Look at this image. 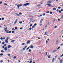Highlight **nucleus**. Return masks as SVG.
I'll return each instance as SVG.
<instances>
[{"mask_svg":"<svg viewBox=\"0 0 63 63\" xmlns=\"http://www.w3.org/2000/svg\"><path fill=\"white\" fill-rule=\"evenodd\" d=\"M29 5V3H27L26 4H25L23 6H27V5Z\"/></svg>","mask_w":63,"mask_h":63,"instance_id":"f257e3e1","label":"nucleus"},{"mask_svg":"<svg viewBox=\"0 0 63 63\" xmlns=\"http://www.w3.org/2000/svg\"><path fill=\"white\" fill-rule=\"evenodd\" d=\"M46 5H47V6H48V7H51V4H50L47 3L46 4Z\"/></svg>","mask_w":63,"mask_h":63,"instance_id":"f03ea898","label":"nucleus"},{"mask_svg":"<svg viewBox=\"0 0 63 63\" xmlns=\"http://www.w3.org/2000/svg\"><path fill=\"white\" fill-rule=\"evenodd\" d=\"M4 50L5 51H6V50H8V49L7 48V47H5L4 48Z\"/></svg>","mask_w":63,"mask_h":63,"instance_id":"7ed1b4c3","label":"nucleus"},{"mask_svg":"<svg viewBox=\"0 0 63 63\" xmlns=\"http://www.w3.org/2000/svg\"><path fill=\"white\" fill-rule=\"evenodd\" d=\"M51 2H51V1L50 0L49 1H48L47 2V3H51Z\"/></svg>","mask_w":63,"mask_h":63,"instance_id":"20e7f679","label":"nucleus"},{"mask_svg":"<svg viewBox=\"0 0 63 63\" xmlns=\"http://www.w3.org/2000/svg\"><path fill=\"white\" fill-rule=\"evenodd\" d=\"M18 19H16V21H15V22L14 23V24H16V22H17V20Z\"/></svg>","mask_w":63,"mask_h":63,"instance_id":"39448f33","label":"nucleus"},{"mask_svg":"<svg viewBox=\"0 0 63 63\" xmlns=\"http://www.w3.org/2000/svg\"><path fill=\"white\" fill-rule=\"evenodd\" d=\"M12 46L10 45H8L7 47L8 48H10V47H11Z\"/></svg>","mask_w":63,"mask_h":63,"instance_id":"423d86ee","label":"nucleus"},{"mask_svg":"<svg viewBox=\"0 0 63 63\" xmlns=\"http://www.w3.org/2000/svg\"><path fill=\"white\" fill-rule=\"evenodd\" d=\"M54 60H55V58H53L52 59V62H53L54 61Z\"/></svg>","mask_w":63,"mask_h":63,"instance_id":"0eeeda50","label":"nucleus"},{"mask_svg":"<svg viewBox=\"0 0 63 63\" xmlns=\"http://www.w3.org/2000/svg\"><path fill=\"white\" fill-rule=\"evenodd\" d=\"M15 29L16 30H17V27H15Z\"/></svg>","mask_w":63,"mask_h":63,"instance_id":"6e6552de","label":"nucleus"},{"mask_svg":"<svg viewBox=\"0 0 63 63\" xmlns=\"http://www.w3.org/2000/svg\"><path fill=\"white\" fill-rule=\"evenodd\" d=\"M50 56H51V55H49V56H48V58H50Z\"/></svg>","mask_w":63,"mask_h":63,"instance_id":"1a4fd4ad","label":"nucleus"},{"mask_svg":"<svg viewBox=\"0 0 63 63\" xmlns=\"http://www.w3.org/2000/svg\"><path fill=\"white\" fill-rule=\"evenodd\" d=\"M29 47L31 48H33L34 47L33 46H29Z\"/></svg>","mask_w":63,"mask_h":63,"instance_id":"9d476101","label":"nucleus"},{"mask_svg":"<svg viewBox=\"0 0 63 63\" xmlns=\"http://www.w3.org/2000/svg\"><path fill=\"white\" fill-rule=\"evenodd\" d=\"M53 9L54 11H55L56 10L55 8H53Z\"/></svg>","mask_w":63,"mask_h":63,"instance_id":"9b49d317","label":"nucleus"},{"mask_svg":"<svg viewBox=\"0 0 63 63\" xmlns=\"http://www.w3.org/2000/svg\"><path fill=\"white\" fill-rule=\"evenodd\" d=\"M47 32H46L45 33V34H44V35H47Z\"/></svg>","mask_w":63,"mask_h":63,"instance_id":"f8f14e48","label":"nucleus"},{"mask_svg":"<svg viewBox=\"0 0 63 63\" xmlns=\"http://www.w3.org/2000/svg\"><path fill=\"white\" fill-rule=\"evenodd\" d=\"M62 59H61V61H60V63H63V62H62Z\"/></svg>","mask_w":63,"mask_h":63,"instance_id":"ddd939ff","label":"nucleus"},{"mask_svg":"<svg viewBox=\"0 0 63 63\" xmlns=\"http://www.w3.org/2000/svg\"><path fill=\"white\" fill-rule=\"evenodd\" d=\"M16 16H20V15H19V14H16Z\"/></svg>","mask_w":63,"mask_h":63,"instance_id":"4468645a","label":"nucleus"},{"mask_svg":"<svg viewBox=\"0 0 63 63\" xmlns=\"http://www.w3.org/2000/svg\"><path fill=\"white\" fill-rule=\"evenodd\" d=\"M9 31L8 30L6 31H5L7 33H9Z\"/></svg>","mask_w":63,"mask_h":63,"instance_id":"2eb2a0df","label":"nucleus"},{"mask_svg":"<svg viewBox=\"0 0 63 63\" xmlns=\"http://www.w3.org/2000/svg\"><path fill=\"white\" fill-rule=\"evenodd\" d=\"M7 28H6L4 29L5 31H7L6 30H7Z\"/></svg>","mask_w":63,"mask_h":63,"instance_id":"dca6fc26","label":"nucleus"},{"mask_svg":"<svg viewBox=\"0 0 63 63\" xmlns=\"http://www.w3.org/2000/svg\"><path fill=\"white\" fill-rule=\"evenodd\" d=\"M5 42L6 43H8V40H6L5 41Z\"/></svg>","mask_w":63,"mask_h":63,"instance_id":"f3484780","label":"nucleus"},{"mask_svg":"<svg viewBox=\"0 0 63 63\" xmlns=\"http://www.w3.org/2000/svg\"><path fill=\"white\" fill-rule=\"evenodd\" d=\"M16 56H15L13 58L14 59H16Z\"/></svg>","mask_w":63,"mask_h":63,"instance_id":"a211bd4d","label":"nucleus"},{"mask_svg":"<svg viewBox=\"0 0 63 63\" xmlns=\"http://www.w3.org/2000/svg\"><path fill=\"white\" fill-rule=\"evenodd\" d=\"M19 23L20 24H22V21L19 22Z\"/></svg>","mask_w":63,"mask_h":63,"instance_id":"6ab92c4d","label":"nucleus"},{"mask_svg":"<svg viewBox=\"0 0 63 63\" xmlns=\"http://www.w3.org/2000/svg\"><path fill=\"white\" fill-rule=\"evenodd\" d=\"M58 56V55H56V56H55V58H57V57Z\"/></svg>","mask_w":63,"mask_h":63,"instance_id":"aec40b11","label":"nucleus"},{"mask_svg":"<svg viewBox=\"0 0 63 63\" xmlns=\"http://www.w3.org/2000/svg\"><path fill=\"white\" fill-rule=\"evenodd\" d=\"M29 52H31V50L30 49H29Z\"/></svg>","mask_w":63,"mask_h":63,"instance_id":"412c9836","label":"nucleus"},{"mask_svg":"<svg viewBox=\"0 0 63 63\" xmlns=\"http://www.w3.org/2000/svg\"><path fill=\"white\" fill-rule=\"evenodd\" d=\"M63 54H62L61 56L60 57H63Z\"/></svg>","mask_w":63,"mask_h":63,"instance_id":"4be33fe9","label":"nucleus"},{"mask_svg":"<svg viewBox=\"0 0 63 63\" xmlns=\"http://www.w3.org/2000/svg\"><path fill=\"white\" fill-rule=\"evenodd\" d=\"M29 43H30V41H28L27 42V44H29Z\"/></svg>","mask_w":63,"mask_h":63,"instance_id":"5701e85b","label":"nucleus"},{"mask_svg":"<svg viewBox=\"0 0 63 63\" xmlns=\"http://www.w3.org/2000/svg\"><path fill=\"white\" fill-rule=\"evenodd\" d=\"M3 55V53L1 54H0V56H2V55Z\"/></svg>","mask_w":63,"mask_h":63,"instance_id":"b1692460","label":"nucleus"},{"mask_svg":"<svg viewBox=\"0 0 63 63\" xmlns=\"http://www.w3.org/2000/svg\"><path fill=\"white\" fill-rule=\"evenodd\" d=\"M62 19H63V15H62V17H61Z\"/></svg>","mask_w":63,"mask_h":63,"instance_id":"393cba45","label":"nucleus"},{"mask_svg":"<svg viewBox=\"0 0 63 63\" xmlns=\"http://www.w3.org/2000/svg\"><path fill=\"white\" fill-rule=\"evenodd\" d=\"M17 7L18 8H19L20 7L19 6V5H17Z\"/></svg>","mask_w":63,"mask_h":63,"instance_id":"a878e982","label":"nucleus"},{"mask_svg":"<svg viewBox=\"0 0 63 63\" xmlns=\"http://www.w3.org/2000/svg\"><path fill=\"white\" fill-rule=\"evenodd\" d=\"M15 40H12V41L11 42H12V43H13V42H15Z\"/></svg>","mask_w":63,"mask_h":63,"instance_id":"bb28decb","label":"nucleus"},{"mask_svg":"<svg viewBox=\"0 0 63 63\" xmlns=\"http://www.w3.org/2000/svg\"><path fill=\"white\" fill-rule=\"evenodd\" d=\"M1 52H2V53H3L4 52V50H1Z\"/></svg>","mask_w":63,"mask_h":63,"instance_id":"cd10ccee","label":"nucleus"},{"mask_svg":"<svg viewBox=\"0 0 63 63\" xmlns=\"http://www.w3.org/2000/svg\"><path fill=\"white\" fill-rule=\"evenodd\" d=\"M11 56V54H8V56Z\"/></svg>","mask_w":63,"mask_h":63,"instance_id":"c85d7f7f","label":"nucleus"},{"mask_svg":"<svg viewBox=\"0 0 63 63\" xmlns=\"http://www.w3.org/2000/svg\"><path fill=\"white\" fill-rule=\"evenodd\" d=\"M0 62L1 63H3V61L2 60H1L0 61Z\"/></svg>","mask_w":63,"mask_h":63,"instance_id":"c756f323","label":"nucleus"},{"mask_svg":"<svg viewBox=\"0 0 63 63\" xmlns=\"http://www.w3.org/2000/svg\"><path fill=\"white\" fill-rule=\"evenodd\" d=\"M46 15V14L45 13H44L43 14V16H45V15Z\"/></svg>","mask_w":63,"mask_h":63,"instance_id":"7c9ffc66","label":"nucleus"},{"mask_svg":"<svg viewBox=\"0 0 63 63\" xmlns=\"http://www.w3.org/2000/svg\"><path fill=\"white\" fill-rule=\"evenodd\" d=\"M46 13L47 14H48V13H49V11H47Z\"/></svg>","mask_w":63,"mask_h":63,"instance_id":"2f4dec72","label":"nucleus"},{"mask_svg":"<svg viewBox=\"0 0 63 63\" xmlns=\"http://www.w3.org/2000/svg\"><path fill=\"white\" fill-rule=\"evenodd\" d=\"M25 44V43H23L22 44V45H24V44Z\"/></svg>","mask_w":63,"mask_h":63,"instance_id":"473e14b6","label":"nucleus"},{"mask_svg":"<svg viewBox=\"0 0 63 63\" xmlns=\"http://www.w3.org/2000/svg\"><path fill=\"white\" fill-rule=\"evenodd\" d=\"M58 42V39L57 40L56 42H57V43Z\"/></svg>","mask_w":63,"mask_h":63,"instance_id":"72a5a7b5","label":"nucleus"},{"mask_svg":"<svg viewBox=\"0 0 63 63\" xmlns=\"http://www.w3.org/2000/svg\"><path fill=\"white\" fill-rule=\"evenodd\" d=\"M35 27V26H32V28H34Z\"/></svg>","mask_w":63,"mask_h":63,"instance_id":"f704fd0d","label":"nucleus"},{"mask_svg":"<svg viewBox=\"0 0 63 63\" xmlns=\"http://www.w3.org/2000/svg\"><path fill=\"white\" fill-rule=\"evenodd\" d=\"M11 32H12V31H9L8 33H11Z\"/></svg>","mask_w":63,"mask_h":63,"instance_id":"c9c22d12","label":"nucleus"},{"mask_svg":"<svg viewBox=\"0 0 63 63\" xmlns=\"http://www.w3.org/2000/svg\"><path fill=\"white\" fill-rule=\"evenodd\" d=\"M4 18H2L1 19L2 20H4Z\"/></svg>","mask_w":63,"mask_h":63,"instance_id":"e433bc0d","label":"nucleus"},{"mask_svg":"<svg viewBox=\"0 0 63 63\" xmlns=\"http://www.w3.org/2000/svg\"><path fill=\"white\" fill-rule=\"evenodd\" d=\"M6 40H8V37H7L6 39Z\"/></svg>","mask_w":63,"mask_h":63,"instance_id":"4c0bfd02","label":"nucleus"},{"mask_svg":"<svg viewBox=\"0 0 63 63\" xmlns=\"http://www.w3.org/2000/svg\"><path fill=\"white\" fill-rule=\"evenodd\" d=\"M34 26H36L37 25V24L35 23L34 25Z\"/></svg>","mask_w":63,"mask_h":63,"instance_id":"58836bf2","label":"nucleus"},{"mask_svg":"<svg viewBox=\"0 0 63 63\" xmlns=\"http://www.w3.org/2000/svg\"><path fill=\"white\" fill-rule=\"evenodd\" d=\"M23 50H25V48H23Z\"/></svg>","mask_w":63,"mask_h":63,"instance_id":"ea45409f","label":"nucleus"},{"mask_svg":"<svg viewBox=\"0 0 63 63\" xmlns=\"http://www.w3.org/2000/svg\"><path fill=\"white\" fill-rule=\"evenodd\" d=\"M41 4H39V5H38V7H39V6H41Z\"/></svg>","mask_w":63,"mask_h":63,"instance_id":"a19ab883","label":"nucleus"},{"mask_svg":"<svg viewBox=\"0 0 63 63\" xmlns=\"http://www.w3.org/2000/svg\"><path fill=\"white\" fill-rule=\"evenodd\" d=\"M29 48H30V47H28V48L27 49V50H28V49H29Z\"/></svg>","mask_w":63,"mask_h":63,"instance_id":"79ce46f5","label":"nucleus"},{"mask_svg":"<svg viewBox=\"0 0 63 63\" xmlns=\"http://www.w3.org/2000/svg\"><path fill=\"white\" fill-rule=\"evenodd\" d=\"M46 55L47 56H48V55H47V52L46 53Z\"/></svg>","mask_w":63,"mask_h":63,"instance_id":"37998d69","label":"nucleus"},{"mask_svg":"<svg viewBox=\"0 0 63 63\" xmlns=\"http://www.w3.org/2000/svg\"><path fill=\"white\" fill-rule=\"evenodd\" d=\"M0 40H3V38L2 37L0 38Z\"/></svg>","mask_w":63,"mask_h":63,"instance_id":"c03bdc74","label":"nucleus"},{"mask_svg":"<svg viewBox=\"0 0 63 63\" xmlns=\"http://www.w3.org/2000/svg\"><path fill=\"white\" fill-rule=\"evenodd\" d=\"M14 32H15V31H13L12 32V33H14Z\"/></svg>","mask_w":63,"mask_h":63,"instance_id":"a18cd8bd","label":"nucleus"},{"mask_svg":"<svg viewBox=\"0 0 63 63\" xmlns=\"http://www.w3.org/2000/svg\"><path fill=\"white\" fill-rule=\"evenodd\" d=\"M56 51H57V50H55V51H53V52H56Z\"/></svg>","mask_w":63,"mask_h":63,"instance_id":"49530a36","label":"nucleus"},{"mask_svg":"<svg viewBox=\"0 0 63 63\" xmlns=\"http://www.w3.org/2000/svg\"><path fill=\"white\" fill-rule=\"evenodd\" d=\"M60 49V47H59L57 48V49Z\"/></svg>","mask_w":63,"mask_h":63,"instance_id":"de8ad7c7","label":"nucleus"},{"mask_svg":"<svg viewBox=\"0 0 63 63\" xmlns=\"http://www.w3.org/2000/svg\"><path fill=\"white\" fill-rule=\"evenodd\" d=\"M32 61H30V62L29 63H32Z\"/></svg>","mask_w":63,"mask_h":63,"instance_id":"09e8293b","label":"nucleus"},{"mask_svg":"<svg viewBox=\"0 0 63 63\" xmlns=\"http://www.w3.org/2000/svg\"><path fill=\"white\" fill-rule=\"evenodd\" d=\"M50 14H52V12H50Z\"/></svg>","mask_w":63,"mask_h":63,"instance_id":"8fccbe9b","label":"nucleus"},{"mask_svg":"<svg viewBox=\"0 0 63 63\" xmlns=\"http://www.w3.org/2000/svg\"><path fill=\"white\" fill-rule=\"evenodd\" d=\"M42 16V15H40V16H39V17H40V16Z\"/></svg>","mask_w":63,"mask_h":63,"instance_id":"3c124183","label":"nucleus"},{"mask_svg":"<svg viewBox=\"0 0 63 63\" xmlns=\"http://www.w3.org/2000/svg\"><path fill=\"white\" fill-rule=\"evenodd\" d=\"M46 44H47V43H48V42L47 41H46Z\"/></svg>","mask_w":63,"mask_h":63,"instance_id":"603ef678","label":"nucleus"},{"mask_svg":"<svg viewBox=\"0 0 63 63\" xmlns=\"http://www.w3.org/2000/svg\"><path fill=\"white\" fill-rule=\"evenodd\" d=\"M32 26V24H31L30 25V27H31Z\"/></svg>","mask_w":63,"mask_h":63,"instance_id":"864d4df0","label":"nucleus"},{"mask_svg":"<svg viewBox=\"0 0 63 63\" xmlns=\"http://www.w3.org/2000/svg\"><path fill=\"white\" fill-rule=\"evenodd\" d=\"M57 28V26H55V28Z\"/></svg>","mask_w":63,"mask_h":63,"instance_id":"5fc2aeb1","label":"nucleus"},{"mask_svg":"<svg viewBox=\"0 0 63 63\" xmlns=\"http://www.w3.org/2000/svg\"><path fill=\"white\" fill-rule=\"evenodd\" d=\"M63 44H62L61 45V46H63Z\"/></svg>","mask_w":63,"mask_h":63,"instance_id":"6e6d98bb","label":"nucleus"},{"mask_svg":"<svg viewBox=\"0 0 63 63\" xmlns=\"http://www.w3.org/2000/svg\"><path fill=\"white\" fill-rule=\"evenodd\" d=\"M5 44V42H3L2 43V44Z\"/></svg>","mask_w":63,"mask_h":63,"instance_id":"4d7b16f0","label":"nucleus"},{"mask_svg":"<svg viewBox=\"0 0 63 63\" xmlns=\"http://www.w3.org/2000/svg\"><path fill=\"white\" fill-rule=\"evenodd\" d=\"M19 6H20V7H21V6H22V4H20Z\"/></svg>","mask_w":63,"mask_h":63,"instance_id":"13d9d810","label":"nucleus"},{"mask_svg":"<svg viewBox=\"0 0 63 63\" xmlns=\"http://www.w3.org/2000/svg\"><path fill=\"white\" fill-rule=\"evenodd\" d=\"M32 29V28H30V30H31Z\"/></svg>","mask_w":63,"mask_h":63,"instance_id":"bf43d9fd","label":"nucleus"},{"mask_svg":"<svg viewBox=\"0 0 63 63\" xmlns=\"http://www.w3.org/2000/svg\"><path fill=\"white\" fill-rule=\"evenodd\" d=\"M27 47V46H26L24 48L25 49Z\"/></svg>","mask_w":63,"mask_h":63,"instance_id":"052dcab7","label":"nucleus"},{"mask_svg":"<svg viewBox=\"0 0 63 63\" xmlns=\"http://www.w3.org/2000/svg\"><path fill=\"white\" fill-rule=\"evenodd\" d=\"M4 4L5 5H6V6H7V4H6V3H4Z\"/></svg>","mask_w":63,"mask_h":63,"instance_id":"680f3d73","label":"nucleus"},{"mask_svg":"<svg viewBox=\"0 0 63 63\" xmlns=\"http://www.w3.org/2000/svg\"><path fill=\"white\" fill-rule=\"evenodd\" d=\"M59 12L60 13H61V11L60 10L59 11Z\"/></svg>","mask_w":63,"mask_h":63,"instance_id":"e2e57ef3","label":"nucleus"},{"mask_svg":"<svg viewBox=\"0 0 63 63\" xmlns=\"http://www.w3.org/2000/svg\"><path fill=\"white\" fill-rule=\"evenodd\" d=\"M58 9H60L61 8V7H58Z\"/></svg>","mask_w":63,"mask_h":63,"instance_id":"0e129e2a","label":"nucleus"},{"mask_svg":"<svg viewBox=\"0 0 63 63\" xmlns=\"http://www.w3.org/2000/svg\"><path fill=\"white\" fill-rule=\"evenodd\" d=\"M2 3V2H0V5Z\"/></svg>","mask_w":63,"mask_h":63,"instance_id":"69168bd1","label":"nucleus"},{"mask_svg":"<svg viewBox=\"0 0 63 63\" xmlns=\"http://www.w3.org/2000/svg\"><path fill=\"white\" fill-rule=\"evenodd\" d=\"M4 47H5L4 46H2V48H4Z\"/></svg>","mask_w":63,"mask_h":63,"instance_id":"338daca9","label":"nucleus"},{"mask_svg":"<svg viewBox=\"0 0 63 63\" xmlns=\"http://www.w3.org/2000/svg\"><path fill=\"white\" fill-rule=\"evenodd\" d=\"M22 29V28H20V29H21V30Z\"/></svg>","mask_w":63,"mask_h":63,"instance_id":"774afa93","label":"nucleus"}]
</instances>
